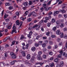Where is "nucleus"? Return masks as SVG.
Listing matches in <instances>:
<instances>
[{"label":"nucleus","mask_w":67,"mask_h":67,"mask_svg":"<svg viewBox=\"0 0 67 67\" xmlns=\"http://www.w3.org/2000/svg\"><path fill=\"white\" fill-rule=\"evenodd\" d=\"M16 27L15 26V25H14L13 27V30L12 31V33H11L12 34L14 32L15 33H16L17 32L16 31Z\"/></svg>","instance_id":"f257e3e1"},{"label":"nucleus","mask_w":67,"mask_h":67,"mask_svg":"<svg viewBox=\"0 0 67 67\" xmlns=\"http://www.w3.org/2000/svg\"><path fill=\"white\" fill-rule=\"evenodd\" d=\"M10 55L11 56L12 58L13 59H15L16 58V55L13 52L10 53Z\"/></svg>","instance_id":"f03ea898"},{"label":"nucleus","mask_w":67,"mask_h":67,"mask_svg":"<svg viewBox=\"0 0 67 67\" xmlns=\"http://www.w3.org/2000/svg\"><path fill=\"white\" fill-rule=\"evenodd\" d=\"M23 5H24L25 7H26L27 5H28V4H27V2H24L23 3L22 5H21L22 7H23Z\"/></svg>","instance_id":"7ed1b4c3"},{"label":"nucleus","mask_w":67,"mask_h":67,"mask_svg":"<svg viewBox=\"0 0 67 67\" xmlns=\"http://www.w3.org/2000/svg\"><path fill=\"white\" fill-rule=\"evenodd\" d=\"M59 12H60V11H55L54 12V16H56V14H58V13H59Z\"/></svg>","instance_id":"20e7f679"},{"label":"nucleus","mask_w":67,"mask_h":67,"mask_svg":"<svg viewBox=\"0 0 67 67\" xmlns=\"http://www.w3.org/2000/svg\"><path fill=\"white\" fill-rule=\"evenodd\" d=\"M12 24V23H10V26H8L7 27V29H11V26Z\"/></svg>","instance_id":"39448f33"},{"label":"nucleus","mask_w":67,"mask_h":67,"mask_svg":"<svg viewBox=\"0 0 67 67\" xmlns=\"http://www.w3.org/2000/svg\"><path fill=\"white\" fill-rule=\"evenodd\" d=\"M35 59V57L34 56H33L32 58H31V59L30 60V61L33 63V62H34V59Z\"/></svg>","instance_id":"423d86ee"},{"label":"nucleus","mask_w":67,"mask_h":67,"mask_svg":"<svg viewBox=\"0 0 67 67\" xmlns=\"http://www.w3.org/2000/svg\"><path fill=\"white\" fill-rule=\"evenodd\" d=\"M26 58L27 59H30L31 58V56L30 55V54H28L26 56Z\"/></svg>","instance_id":"0eeeda50"},{"label":"nucleus","mask_w":67,"mask_h":67,"mask_svg":"<svg viewBox=\"0 0 67 67\" xmlns=\"http://www.w3.org/2000/svg\"><path fill=\"white\" fill-rule=\"evenodd\" d=\"M38 57V59L39 60H42V57H41V56H40V55H38L37 56Z\"/></svg>","instance_id":"6e6552de"},{"label":"nucleus","mask_w":67,"mask_h":67,"mask_svg":"<svg viewBox=\"0 0 67 67\" xmlns=\"http://www.w3.org/2000/svg\"><path fill=\"white\" fill-rule=\"evenodd\" d=\"M38 57V59L39 60H42V57H41V56H40V55H38L37 56Z\"/></svg>","instance_id":"1a4fd4ad"},{"label":"nucleus","mask_w":67,"mask_h":67,"mask_svg":"<svg viewBox=\"0 0 67 67\" xmlns=\"http://www.w3.org/2000/svg\"><path fill=\"white\" fill-rule=\"evenodd\" d=\"M43 64H44V63H42L41 62L40 63L37 62V63H36V65H38V64H39V65H40L41 66H42Z\"/></svg>","instance_id":"9d476101"},{"label":"nucleus","mask_w":67,"mask_h":67,"mask_svg":"<svg viewBox=\"0 0 67 67\" xmlns=\"http://www.w3.org/2000/svg\"><path fill=\"white\" fill-rule=\"evenodd\" d=\"M52 7H50L48 8V9H47L46 7H44V8L45 9L46 11H47L48 10H50V9H52Z\"/></svg>","instance_id":"9b49d317"},{"label":"nucleus","mask_w":67,"mask_h":67,"mask_svg":"<svg viewBox=\"0 0 67 67\" xmlns=\"http://www.w3.org/2000/svg\"><path fill=\"white\" fill-rule=\"evenodd\" d=\"M60 31L59 30H58L56 31V34L57 35H59L60 34Z\"/></svg>","instance_id":"f8f14e48"},{"label":"nucleus","mask_w":67,"mask_h":67,"mask_svg":"<svg viewBox=\"0 0 67 67\" xmlns=\"http://www.w3.org/2000/svg\"><path fill=\"white\" fill-rule=\"evenodd\" d=\"M22 55L24 57V56H25V51H23L21 52Z\"/></svg>","instance_id":"ddd939ff"},{"label":"nucleus","mask_w":67,"mask_h":67,"mask_svg":"<svg viewBox=\"0 0 67 67\" xmlns=\"http://www.w3.org/2000/svg\"><path fill=\"white\" fill-rule=\"evenodd\" d=\"M60 65L61 67H63L64 66V62L63 61H62L60 63Z\"/></svg>","instance_id":"4468645a"},{"label":"nucleus","mask_w":67,"mask_h":67,"mask_svg":"<svg viewBox=\"0 0 67 67\" xmlns=\"http://www.w3.org/2000/svg\"><path fill=\"white\" fill-rule=\"evenodd\" d=\"M24 62L26 64H28L29 65H31V63H29V61H27V60H26L24 61Z\"/></svg>","instance_id":"2eb2a0df"},{"label":"nucleus","mask_w":67,"mask_h":67,"mask_svg":"<svg viewBox=\"0 0 67 67\" xmlns=\"http://www.w3.org/2000/svg\"><path fill=\"white\" fill-rule=\"evenodd\" d=\"M28 13H29V12H28V11H26V12H25V13L24 14V16H26V15H27V14H28Z\"/></svg>","instance_id":"dca6fc26"},{"label":"nucleus","mask_w":67,"mask_h":67,"mask_svg":"<svg viewBox=\"0 0 67 67\" xmlns=\"http://www.w3.org/2000/svg\"><path fill=\"white\" fill-rule=\"evenodd\" d=\"M31 50L33 52L35 51L36 50V48L35 47H33L31 48Z\"/></svg>","instance_id":"f3484780"},{"label":"nucleus","mask_w":67,"mask_h":67,"mask_svg":"<svg viewBox=\"0 0 67 67\" xmlns=\"http://www.w3.org/2000/svg\"><path fill=\"white\" fill-rule=\"evenodd\" d=\"M60 37L61 38H62L63 36H64V33L62 32L61 33H60Z\"/></svg>","instance_id":"a211bd4d"},{"label":"nucleus","mask_w":67,"mask_h":67,"mask_svg":"<svg viewBox=\"0 0 67 67\" xmlns=\"http://www.w3.org/2000/svg\"><path fill=\"white\" fill-rule=\"evenodd\" d=\"M54 64L53 63H52V64L50 63L49 64V67H53V66H54Z\"/></svg>","instance_id":"6ab92c4d"},{"label":"nucleus","mask_w":67,"mask_h":67,"mask_svg":"<svg viewBox=\"0 0 67 67\" xmlns=\"http://www.w3.org/2000/svg\"><path fill=\"white\" fill-rule=\"evenodd\" d=\"M31 13V15H32L33 16H35V12H33Z\"/></svg>","instance_id":"aec40b11"},{"label":"nucleus","mask_w":67,"mask_h":67,"mask_svg":"<svg viewBox=\"0 0 67 67\" xmlns=\"http://www.w3.org/2000/svg\"><path fill=\"white\" fill-rule=\"evenodd\" d=\"M62 54L63 56H64L65 57H67V54H65V52H63Z\"/></svg>","instance_id":"412c9836"},{"label":"nucleus","mask_w":67,"mask_h":67,"mask_svg":"<svg viewBox=\"0 0 67 67\" xmlns=\"http://www.w3.org/2000/svg\"><path fill=\"white\" fill-rule=\"evenodd\" d=\"M31 20H32V19L30 18H29L27 19V21L28 22H30L31 21Z\"/></svg>","instance_id":"4be33fe9"},{"label":"nucleus","mask_w":67,"mask_h":67,"mask_svg":"<svg viewBox=\"0 0 67 67\" xmlns=\"http://www.w3.org/2000/svg\"><path fill=\"white\" fill-rule=\"evenodd\" d=\"M16 25H19V24H20V23L19 21V20H18L16 21Z\"/></svg>","instance_id":"5701e85b"},{"label":"nucleus","mask_w":67,"mask_h":67,"mask_svg":"<svg viewBox=\"0 0 67 67\" xmlns=\"http://www.w3.org/2000/svg\"><path fill=\"white\" fill-rule=\"evenodd\" d=\"M62 12V13H64L66 12V11L64 9H63L62 10H60V12Z\"/></svg>","instance_id":"b1692460"},{"label":"nucleus","mask_w":67,"mask_h":67,"mask_svg":"<svg viewBox=\"0 0 67 67\" xmlns=\"http://www.w3.org/2000/svg\"><path fill=\"white\" fill-rule=\"evenodd\" d=\"M64 23H61V25H60V27H63L64 26Z\"/></svg>","instance_id":"393cba45"},{"label":"nucleus","mask_w":67,"mask_h":67,"mask_svg":"<svg viewBox=\"0 0 67 67\" xmlns=\"http://www.w3.org/2000/svg\"><path fill=\"white\" fill-rule=\"evenodd\" d=\"M40 10L41 12H42L43 11V10H44V8H43V7H41L40 8Z\"/></svg>","instance_id":"a878e982"},{"label":"nucleus","mask_w":67,"mask_h":67,"mask_svg":"<svg viewBox=\"0 0 67 67\" xmlns=\"http://www.w3.org/2000/svg\"><path fill=\"white\" fill-rule=\"evenodd\" d=\"M46 46V44L45 43H44L42 44V46L43 47H45Z\"/></svg>","instance_id":"bb28decb"},{"label":"nucleus","mask_w":67,"mask_h":67,"mask_svg":"<svg viewBox=\"0 0 67 67\" xmlns=\"http://www.w3.org/2000/svg\"><path fill=\"white\" fill-rule=\"evenodd\" d=\"M52 21L53 23H55V20L54 18H52Z\"/></svg>","instance_id":"cd10ccee"},{"label":"nucleus","mask_w":67,"mask_h":67,"mask_svg":"<svg viewBox=\"0 0 67 67\" xmlns=\"http://www.w3.org/2000/svg\"><path fill=\"white\" fill-rule=\"evenodd\" d=\"M64 32H66L67 31V28L66 27H65L63 28V29Z\"/></svg>","instance_id":"c85d7f7f"},{"label":"nucleus","mask_w":67,"mask_h":67,"mask_svg":"<svg viewBox=\"0 0 67 67\" xmlns=\"http://www.w3.org/2000/svg\"><path fill=\"white\" fill-rule=\"evenodd\" d=\"M49 43L50 45H53V42L52 41H50L49 42Z\"/></svg>","instance_id":"c756f323"},{"label":"nucleus","mask_w":67,"mask_h":67,"mask_svg":"<svg viewBox=\"0 0 67 67\" xmlns=\"http://www.w3.org/2000/svg\"><path fill=\"white\" fill-rule=\"evenodd\" d=\"M57 24H60V21L57 20L56 22Z\"/></svg>","instance_id":"7c9ffc66"},{"label":"nucleus","mask_w":67,"mask_h":67,"mask_svg":"<svg viewBox=\"0 0 67 67\" xmlns=\"http://www.w3.org/2000/svg\"><path fill=\"white\" fill-rule=\"evenodd\" d=\"M14 62H15V61L14 60L13 62H11V65H13V64H14Z\"/></svg>","instance_id":"2f4dec72"},{"label":"nucleus","mask_w":67,"mask_h":67,"mask_svg":"<svg viewBox=\"0 0 67 67\" xmlns=\"http://www.w3.org/2000/svg\"><path fill=\"white\" fill-rule=\"evenodd\" d=\"M15 41H13L12 42V44H11V46H12L13 45H14V44H15Z\"/></svg>","instance_id":"473e14b6"},{"label":"nucleus","mask_w":67,"mask_h":67,"mask_svg":"<svg viewBox=\"0 0 67 67\" xmlns=\"http://www.w3.org/2000/svg\"><path fill=\"white\" fill-rule=\"evenodd\" d=\"M49 34H50V32L48 31V32L46 33V35L47 36H49Z\"/></svg>","instance_id":"72a5a7b5"},{"label":"nucleus","mask_w":67,"mask_h":67,"mask_svg":"<svg viewBox=\"0 0 67 67\" xmlns=\"http://www.w3.org/2000/svg\"><path fill=\"white\" fill-rule=\"evenodd\" d=\"M42 54V51H39L38 52V55H41Z\"/></svg>","instance_id":"f704fd0d"},{"label":"nucleus","mask_w":67,"mask_h":67,"mask_svg":"<svg viewBox=\"0 0 67 67\" xmlns=\"http://www.w3.org/2000/svg\"><path fill=\"white\" fill-rule=\"evenodd\" d=\"M49 54L50 55H52L53 54V53L52 52H50L49 53Z\"/></svg>","instance_id":"c9c22d12"},{"label":"nucleus","mask_w":67,"mask_h":67,"mask_svg":"<svg viewBox=\"0 0 67 67\" xmlns=\"http://www.w3.org/2000/svg\"><path fill=\"white\" fill-rule=\"evenodd\" d=\"M39 44L36 43L35 44V46L36 47H37V46H39Z\"/></svg>","instance_id":"e433bc0d"},{"label":"nucleus","mask_w":67,"mask_h":67,"mask_svg":"<svg viewBox=\"0 0 67 67\" xmlns=\"http://www.w3.org/2000/svg\"><path fill=\"white\" fill-rule=\"evenodd\" d=\"M24 37V36L23 35H21V37L20 38V40H22V39H23Z\"/></svg>","instance_id":"4c0bfd02"},{"label":"nucleus","mask_w":67,"mask_h":67,"mask_svg":"<svg viewBox=\"0 0 67 67\" xmlns=\"http://www.w3.org/2000/svg\"><path fill=\"white\" fill-rule=\"evenodd\" d=\"M51 2L52 1H50L48 3H47V5H50V4H51Z\"/></svg>","instance_id":"58836bf2"},{"label":"nucleus","mask_w":67,"mask_h":67,"mask_svg":"<svg viewBox=\"0 0 67 67\" xmlns=\"http://www.w3.org/2000/svg\"><path fill=\"white\" fill-rule=\"evenodd\" d=\"M42 57L43 58H45L46 57V55L45 54H43L42 55Z\"/></svg>","instance_id":"ea45409f"},{"label":"nucleus","mask_w":67,"mask_h":67,"mask_svg":"<svg viewBox=\"0 0 67 67\" xmlns=\"http://www.w3.org/2000/svg\"><path fill=\"white\" fill-rule=\"evenodd\" d=\"M50 25H51V23H48L47 24V26L48 27H49L50 26Z\"/></svg>","instance_id":"a19ab883"},{"label":"nucleus","mask_w":67,"mask_h":67,"mask_svg":"<svg viewBox=\"0 0 67 67\" xmlns=\"http://www.w3.org/2000/svg\"><path fill=\"white\" fill-rule=\"evenodd\" d=\"M22 23H23V22L22 21H21L20 22V25L19 26V27H21L22 25Z\"/></svg>","instance_id":"79ce46f5"},{"label":"nucleus","mask_w":67,"mask_h":67,"mask_svg":"<svg viewBox=\"0 0 67 67\" xmlns=\"http://www.w3.org/2000/svg\"><path fill=\"white\" fill-rule=\"evenodd\" d=\"M16 14L17 15H18V16H19L20 15V14H19V13L18 12H17L16 13Z\"/></svg>","instance_id":"37998d69"},{"label":"nucleus","mask_w":67,"mask_h":67,"mask_svg":"<svg viewBox=\"0 0 67 67\" xmlns=\"http://www.w3.org/2000/svg\"><path fill=\"white\" fill-rule=\"evenodd\" d=\"M52 30L53 31H55V30H56V27H53L52 29Z\"/></svg>","instance_id":"c03bdc74"},{"label":"nucleus","mask_w":67,"mask_h":67,"mask_svg":"<svg viewBox=\"0 0 67 67\" xmlns=\"http://www.w3.org/2000/svg\"><path fill=\"white\" fill-rule=\"evenodd\" d=\"M64 38H67V35L65 34L64 35Z\"/></svg>","instance_id":"a18cd8bd"},{"label":"nucleus","mask_w":67,"mask_h":67,"mask_svg":"<svg viewBox=\"0 0 67 67\" xmlns=\"http://www.w3.org/2000/svg\"><path fill=\"white\" fill-rule=\"evenodd\" d=\"M29 5H32V4H33V3L32 2V1H29Z\"/></svg>","instance_id":"49530a36"},{"label":"nucleus","mask_w":67,"mask_h":67,"mask_svg":"<svg viewBox=\"0 0 67 67\" xmlns=\"http://www.w3.org/2000/svg\"><path fill=\"white\" fill-rule=\"evenodd\" d=\"M52 13H53L52 12H50L48 14V15H51V14H52Z\"/></svg>","instance_id":"de8ad7c7"},{"label":"nucleus","mask_w":67,"mask_h":67,"mask_svg":"<svg viewBox=\"0 0 67 67\" xmlns=\"http://www.w3.org/2000/svg\"><path fill=\"white\" fill-rule=\"evenodd\" d=\"M54 62L56 63H57L58 62V59L57 58L55 59L54 60Z\"/></svg>","instance_id":"09e8293b"},{"label":"nucleus","mask_w":67,"mask_h":67,"mask_svg":"<svg viewBox=\"0 0 67 67\" xmlns=\"http://www.w3.org/2000/svg\"><path fill=\"white\" fill-rule=\"evenodd\" d=\"M29 44H27L26 46V49H28V47H29Z\"/></svg>","instance_id":"8fccbe9b"},{"label":"nucleus","mask_w":67,"mask_h":67,"mask_svg":"<svg viewBox=\"0 0 67 67\" xmlns=\"http://www.w3.org/2000/svg\"><path fill=\"white\" fill-rule=\"evenodd\" d=\"M43 22H44V20H41L40 21V24H42V23H43Z\"/></svg>","instance_id":"3c124183"},{"label":"nucleus","mask_w":67,"mask_h":67,"mask_svg":"<svg viewBox=\"0 0 67 67\" xmlns=\"http://www.w3.org/2000/svg\"><path fill=\"white\" fill-rule=\"evenodd\" d=\"M51 37L52 38H55L56 37V36L55 35H51Z\"/></svg>","instance_id":"603ef678"},{"label":"nucleus","mask_w":67,"mask_h":67,"mask_svg":"<svg viewBox=\"0 0 67 67\" xmlns=\"http://www.w3.org/2000/svg\"><path fill=\"white\" fill-rule=\"evenodd\" d=\"M9 47V45L8 44H7L5 45V47L6 48Z\"/></svg>","instance_id":"864d4df0"},{"label":"nucleus","mask_w":67,"mask_h":67,"mask_svg":"<svg viewBox=\"0 0 67 67\" xmlns=\"http://www.w3.org/2000/svg\"><path fill=\"white\" fill-rule=\"evenodd\" d=\"M5 56L6 57H7L8 56V54L6 52L5 53Z\"/></svg>","instance_id":"5fc2aeb1"},{"label":"nucleus","mask_w":67,"mask_h":67,"mask_svg":"<svg viewBox=\"0 0 67 67\" xmlns=\"http://www.w3.org/2000/svg\"><path fill=\"white\" fill-rule=\"evenodd\" d=\"M3 49V47H0V51H2Z\"/></svg>","instance_id":"6e6d98bb"},{"label":"nucleus","mask_w":67,"mask_h":67,"mask_svg":"<svg viewBox=\"0 0 67 67\" xmlns=\"http://www.w3.org/2000/svg\"><path fill=\"white\" fill-rule=\"evenodd\" d=\"M51 48H52V47H51V46H48V48L49 49H51Z\"/></svg>","instance_id":"4d7b16f0"},{"label":"nucleus","mask_w":67,"mask_h":67,"mask_svg":"<svg viewBox=\"0 0 67 67\" xmlns=\"http://www.w3.org/2000/svg\"><path fill=\"white\" fill-rule=\"evenodd\" d=\"M32 29V27L31 26H30L29 28H28V29L29 30H31Z\"/></svg>","instance_id":"13d9d810"},{"label":"nucleus","mask_w":67,"mask_h":67,"mask_svg":"<svg viewBox=\"0 0 67 67\" xmlns=\"http://www.w3.org/2000/svg\"><path fill=\"white\" fill-rule=\"evenodd\" d=\"M33 32L32 31H30V32H29V35H31L32 34Z\"/></svg>","instance_id":"bf43d9fd"},{"label":"nucleus","mask_w":67,"mask_h":67,"mask_svg":"<svg viewBox=\"0 0 67 67\" xmlns=\"http://www.w3.org/2000/svg\"><path fill=\"white\" fill-rule=\"evenodd\" d=\"M62 56V55L61 54H59L58 55V56L57 57H59V58H60Z\"/></svg>","instance_id":"052dcab7"},{"label":"nucleus","mask_w":67,"mask_h":67,"mask_svg":"<svg viewBox=\"0 0 67 67\" xmlns=\"http://www.w3.org/2000/svg\"><path fill=\"white\" fill-rule=\"evenodd\" d=\"M60 22H64V19H62V20H59Z\"/></svg>","instance_id":"680f3d73"},{"label":"nucleus","mask_w":67,"mask_h":67,"mask_svg":"<svg viewBox=\"0 0 67 67\" xmlns=\"http://www.w3.org/2000/svg\"><path fill=\"white\" fill-rule=\"evenodd\" d=\"M42 42H43V41H39L38 42V43L39 44H42Z\"/></svg>","instance_id":"e2e57ef3"},{"label":"nucleus","mask_w":67,"mask_h":67,"mask_svg":"<svg viewBox=\"0 0 67 67\" xmlns=\"http://www.w3.org/2000/svg\"><path fill=\"white\" fill-rule=\"evenodd\" d=\"M7 38H5L3 40V41L4 42H5L7 41Z\"/></svg>","instance_id":"0e129e2a"},{"label":"nucleus","mask_w":67,"mask_h":67,"mask_svg":"<svg viewBox=\"0 0 67 67\" xmlns=\"http://www.w3.org/2000/svg\"><path fill=\"white\" fill-rule=\"evenodd\" d=\"M37 22V20H35L34 21V23H36V22Z\"/></svg>","instance_id":"69168bd1"},{"label":"nucleus","mask_w":67,"mask_h":67,"mask_svg":"<svg viewBox=\"0 0 67 67\" xmlns=\"http://www.w3.org/2000/svg\"><path fill=\"white\" fill-rule=\"evenodd\" d=\"M60 65L59 64H57L56 67H60Z\"/></svg>","instance_id":"338daca9"},{"label":"nucleus","mask_w":67,"mask_h":67,"mask_svg":"<svg viewBox=\"0 0 67 67\" xmlns=\"http://www.w3.org/2000/svg\"><path fill=\"white\" fill-rule=\"evenodd\" d=\"M13 8H12V7H9V10H12V9Z\"/></svg>","instance_id":"774afa93"}]
</instances>
